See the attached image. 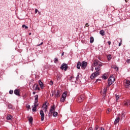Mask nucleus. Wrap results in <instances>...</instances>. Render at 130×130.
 <instances>
[{"mask_svg":"<svg viewBox=\"0 0 130 130\" xmlns=\"http://www.w3.org/2000/svg\"><path fill=\"white\" fill-rule=\"evenodd\" d=\"M114 81H115V78L114 77L111 76L109 77L108 79V86H111L113 83H114Z\"/></svg>","mask_w":130,"mask_h":130,"instance_id":"nucleus-1","label":"nucleus"},{"mask_svg":"<svg viewBox=\"0 0 130 130\" xmlns=\"http://www.w3.org/2000/svg\"><path fill=\"white\" fill-rule=\"evenodd\" d=\"M67 95H68V92L65 91L62 94V97L60 99L61 102H64L66 99L67 98Z\"/></svg>","mask_w":130,"mask_h":130,"instance_id":"nucleus-2","label":"nucleus"},{"mask_svg":"<svg viewBox=\"0 0 130 130\" xmlns=\"http://www.w3.org/2000/svg\"><path fill=\"white\" fill-rule=\"evenodd\" d=\"M93 66L94 67H97L98 66H100V67H102V62H100L98 60H94L93 61Z\"/></svg>","mask_w":130,"mask_h":130,"instance_id":"nucleus-3","label":"nucleus"},{"mask_svg":"<svg viewBox=\"0 0 130 130\" xmlns=\"http://www.w3.org/2000/svg\"><path fill=\"white\" fill-rule=\"evenodd\" d=\"M99 74H100L99 71H96L95 72L91 74V75L90 76V78L92 80H93L94 78H96V77L99 76Z\"/></svg>","mask_w":130,"mask_h":130,"instance_id":"nucleus-4","label":"nucleus"},{"mask_svg":"<svg viewBox=\"0 0 130 130\" xmlns=\"http://www.w3.org/2000/svg\"><path fill=\"white\" fill-rule=\"evenodd\" d=\"M84 99L85 96H84V95H80L77 99V102H82V101H83Z\"/></svg>","mask_w":130,"mask_h":130,"instance_id":"nucleus-5","label":"nucleus"},{"mask_svg":"<svg viewBox=\"0 0 130 130\" xmlns=\"http://www.w3.org/2000/svg\"><path fill=\"white\" fill-rule=\"evenodd\" d=\"M55 111V106L53 105L50 110V112L49 113V115H51L52 113Z\"/></svg>","mask_w":130,"mask_h":130,"instance_id":"nucleus-6","label":"nucleus"},{"mask_svg":"<svg viewBox=\"0 0 130 130\" xmlns=\"http://www.w3.org/2000/svg\"><path fill=\"white\" fill-rule=\"evenodd\" d=\"M61 70H64V71H67L68 70V64L64 63H62L60 67Z\"/></svg>","mask_w":130,"mask_h":130,"instance_id":"nucleus-7","label":"nucleus"},{"mask_svg":"<svg viewBox=\"0 0 130 130\" xmlns=\"http://www.w3.org/2000/svg\"><path fill=\"white\" fill-rule=\"evenodd\" d=\"M124 86L125 88H129L130 87V81L128 80H126L124 81Z\"/></svg>","mask_w":130,"mask_h":130,"instance_id":"nucleus-8","label":"nucleus"},{"mask_svg":"<svg viewBox=\"0 0 130 130\" xmlns=\"http://www.w3.org/2000/svg\"><path fill=\"white\" fill-rule=\"evenodd\" d=\"M47 102H46L45 103H44L42 106L43 107V110H44V111H45V112H46V111H47Z\"/></svg>","mask_w":130,"mask_h":130,"instance_id":"nucleus-9","label":"nucleus"},{"mask_svg":"<svg viewBox=\"0 0 130 130\" xmlns=\"http://www.w3.org/2000/svg\"><path fill=\"white\" fill-rule=\"evenodd\" d=\"M40 114L41 115V121H43V120H44V112L42 110H41L40 111Z\"/></svg>","mask_w":130,"mask_h":130,"instance_id":"nucleus-10","label":"nucleus"},{"mask_svg":"<svg viewBox=\"0 0 130 130\" xmlns=\"http://www.w3.org/2000/svg\"><path fill=\"white\" fill-rule=\"evenodd\" d=\"M86 67H87V62L84 61H82L81 62V68L85 70V69H86Z\"/></svg>","mask_w":130,"mask_h":130,"instance_id":"nucleus-11","label":"nucleus"},{"mask_svg":"<svg viewBox=\"0 0 130 130\" xmlns=\"http://www.w3.org/2000/svg\"><path fill=\"white\" fill-rule=\"evenodd\" d=\"M124 105L125 106H129L130 105V100H126L124 102Z\"/></svg>","mask_w":130,"mask_h":130,"instance_id":"nucleus-12","label":"nucleus"},{"mask_svg":"<svg viewBox=\"0 0 130 130\" xmlns=\"http://www.w3.org/2000/svg\"><path fill=\"white\" fill-rule=\"evenodd\" d=\"M32 111L34 112H36V109H37V105H36V103H35L34 105L32 106Z\"/></svg>","mask_w":130,"mask_h":130,"instance_id":"nucleus-13","label":"nucleus"},{"mask_svg":"<svg viewBox=\"0 0 130 130\" xmlns=\"http://www.w3.org/2000/svg\"><path fill=\"white\" fill-rule=\"evenodd\" d=\"M81 66L82 67V64L81 63V61H78L77 64V68L78 70H80V69H81Z\"/></svg>","mask_w":130,"mask_h":130,"instance_id":"nucleus-14","label":"nucleus"},{"mask_svg":"<svg viewBox=\"0 0 130 130\" xmlns=\"http://www.w3.org/2000/svg\"><path fill=\"white\" fill-rule=\"evenodd\" d=\"M119 120H120V118L119 117L116 118L115 121H114V124H117L119 122Z\"/></svg>","mask_w":130,"mask_h":130,"instance_id":"nucleus-15","label":"nucleus"},{"mask_svg":"<svg viewBox=\"0 0 130 130\" xmlns=\"http://www.w3.org/2000/svg\"><path fill=\"white\" fill-rule=\"evenodd\" d=\"M60 91H59V90H57V92L55 94V97H56L57 98H58V97H59L60 96Z\"/></svg>","mask_w":130,"mask_h":130,"instance_id":"nucleus-16","label":"nucleus"},{"mask_svg":"<svg viewBox=\"0 0 130 130\" xmlns=\"http://www.w3.org/2000/svg\"><path fill=\"white\" fill-rule=\"evenodd\" d=\"M39 84L40 86V87L41 89H43V86H44V84H43V83L42 82H41V80H39Z\"/></svg>","mask_w":130,"mask_h":130,"instance_id":"nucleus-17","label":"nucleus"},{"mask_svg":"<svg viewBox=\"0 0 130 130\" xmlns=\"http://www.w3.org/2000/svg\"><path fill=\"white\" fill-rule=\"evenodd\" d=\"M14 94L15 95H17V96H20V93L19 92V90L18 89H15L14 91Z\"/></svg>","mask_w":130,"mask_h":130,"instance_id":"nucleus-18","label":"nucleus"},{"mask_svg":"<svg viewBox=\"0 0 130 130\" xmlns=\"http://www.w3.org/2000/svg\"><path fill=\"white\" fill-rule=\"evenodd\" d=\"M38 103V95H36L35 96V103Z\"/></svg>","mask_w":130,"mask_h":130,"instance_id":"nucleus-19","label":"nucleus"},{"mask_svg":"<svg viewBox=\"0 0 130 130\" xmlns=\"http://www.w3.org/2000/svg\"><path fill=\"white\" fill-rule=\"evenodd\" d=\"M12 117H13V116H12V115L9 114V115H7L6 118H7V119L8 120H11V119H12Z\"/></svg>","mask_w":130,"mask_h":130,"instance_id":"nucleus-20","label":"nucleus"},{"mask_svg":"<svg viewBox=\"0 0 130 130\" xmlns=\"http://www.w3.org/2000/svg\"><path fill=\"white\" fill-rule=\"evenodd\" d=\"M28 121L29 123H31V124H32V123L33 122V118L32 117H29Z\"/></svg>","mask_w":130,"mask_h":130,"instance_id":"nucleus-21","label":"nucleus"},{"mask_svg":"<svg viewBox=\"0 0 130 130\" xmlns=\"http://www.w3.org/2000/svg\"><path fill=\"white\" fill-rule=\"evenodd\" d=\"M100 34H101L102 36H104V35H105V31L103 30H102L100 31Z\"/></svg>","mask_w":130,"mask_h":130,"instance_id":"nucleus-22","label":"nucleus"},{"mask_svg":"<svg viewBox=\"0 0 130 130\" xmlns=\"http://www.w3.org/2000/svg\"><path fill=\"white\" fill-rule=\"evenodd\" d=\"M101 67L102 66H100L99 65L97 67H95V71H100V70H101Z\"/></svg>","mask_w":130,"mask_h":130,"instance_id":"nucleus-23","label":"nucleus"},{"mask_svg":"<svg viewBox=\"0 0 130 130\" xmlns=\"http://www.w3.org/2000/svg\"><path fill=\"white\" fill-rule=\"evenodd\" d=\"M106 92H107V87L104 89L103 96H104V97H105V95H106Z\"/></svg>","mask_w":130,"mask_h":130,"instance_id":"nucleus-24","label":"nucleus"},{"mask_svg":"<svg viewBox=\"0 0 130 130\" xmlns=\"http://www.w3.org/2000/svg\"><path fill=\"white\" fill-rule=\"evenodd\" d=\"M38 87V85L37 84H35L34 85L32 88L34 89V90H35V91H36V90H37V87Z\"/></svg>","mask_w":130,"mask_h":130,"instance_id":"nucleus-25","label":"nucleus"},{"mask_svg":"<svg viewBox=\"0 0 130 130\" xmlns=\"http://www.w3.org/2000/svg\"><path fill=\"white\" fill-rule=\"evenodd\" d=\"M53 116H54V117H56V116H57V112H53Z\"/></svg>","mask_w":130,"mask_h":130,"instance_id":"nucleus-26","label":"nucleus"},{"mask_svg":"<svg viewBox=\"0 0 130 130\" xmlns=\"http://www.w3.org/2000/svg\"><path fill=\"white\" fill-rule=\"evenodd\" d=\"M94 42V38L93 37H91L90 38V43H93Z\"/></svg>","mask_w":130,"mask_h":130,"instance_id":"nucleus-27","label":"nucleus"},{"mask_svg":"<svg viewBox=\"0 0 130 130\" xmlns=\"http://www.w3.org/2000/svg\"><path fill=\"white\" fill-rule=\"evenodd\" d=\"M60 79H61V75H57V81H59V80H60Z\"/></svg>","mask_w":130,"mask_h":130,"instance_id":"nucleus-28","label":"nucleus"},{"mask_svg":"<svg viewBox=\"0 0 130 130\" xmlns=\"http://www.w3.org/2000/svg\"><path fill=\"white\" fill-rule=\"evenodd\" d=\"M8 108L9 109H12L13 108V106L12 105V104H8Z\"/></svg>","mask_w":130,"mask_h":130,"instance_id":"nucleus-29","label":"nucleus"},{"mask_svg":"<svg viewBox=\"0 0 130 130\" xmlns=\"http://www.w3.org/2000/svg\"><path fill=\"white\" fill-rule=\"evenodd\" d=\"M115 96H116V101H117V100L119 99V95L115 94Z\"/></svg>","mask_w":130,"mask_h":130,"instance_id":"nucleus-30","label":"nucleus"},{"mask_svg":"<svg viewBox=\"0 0 130 130\" xmlns=\"http://www.w3.org/2000/svg\"><path fill=\"white\" fill-rule=\"evenodd\" d=\"M22 28H25V29H28V26H27L25 24L22 25Z\"/></svg>","mask_w":130,"mask_h":130,"instance_id":"nucleus-31","label":"nucleus"},{"mask_svg":"<svg viewBox=\"0 0 130 130\" xmlns=\"http://www.w3.org/2000/svg\"><path fill=\"white\" fill-rule=\"evenodd\" d=\"M57 61H58V59L57 58H54V62L55 63H56L57 62Z\"/></svg>","mask_w":130,"mask_h":130,"instance_id":"nucleus-32","label":"nucleus"},{"mask_svg":"<svg viewBox=\"0 0 130 130\" xmlns=\"http://www.w3.org/2000/svg\"><path fill=\"white\" fill-rule=\"evenodd\" d=\"M98 128H99V126L98 125H95V126L94 127V130H97L98 129Z\"/></svg>","mask_w":130,"mask_h":130,"instance_id":"nucleus-33","label":"nucleus"},{"mask_svg":"<svg viewBox=\"0 0 130 130\" xmlns=\"http://www.w3.org/2000/svg\"><path fill=\"white\" fill-rule=\"evenodd\" d=\"M125 116V114H124V113H122L121 115L122 118H124Z\"/></svg>","mask_w":130,"mask_h":130,"instance_id":"nucleus-34","label":"nucleus"},{"mask_svg":"<svg viewBox=\"0 0 130 130\" xmlns=\"http://www.w3.org/2000/svg\"><path fill=\"white\" fill-rule=\"evenodd\" d=\"M111 55H110L107 56V58H108V60H110V59H111Z\"/></svg>","mask_w":130,"mask_h":130,"instance_id":"nucleus-35","label":"nucleus"},{"mask_svg":"<svg viewBox=\"0 0 130 130\" xmlns=\"http://www.w3.org/2000/svg\"><path fill=\"white\" fill-rule=\"evenodd\" d=\"M49 85H50V86H52V85H53V81H50L49 83Z\"/></svg>","mask_w":130,"mask_h":130,"instance_id":"nucleus-36","label":"nucleus"},{"mask_svg":"<svg viewBox=\"0 0 130 130\" xmlns=\"http://www.w3.org/2000/svg\"><path fill=\"white\" fill-rule=\"evenodd\" d=\"M26 108H28V109H30V108H31L29 105H26Z\"/></svg>","mask_w":130,"mask_h":130,"instance_id":"nucleus-37","label":"nucleus"},{"mask_svg":"<svg viewBox=\"0 0 130 130\" xmlns=\"http://www.w3.org/2000/svg\"><path fill=\"white\" fill-rule=\"evenodd\" d=\"M120 39V42L119 43V46H120L121 45V42L122 41V40H121V39Z\"/></svg>","mask_w":130,"mask_h":130,"instance_id":"nucleus-38","label":"nucleus"},{"mask_svg":"<svg viewBox=\"0 0 130 130\" xmlns=\"http://www.w3.org/2000/svg\"><path fill=\"white\" fill-rule=\"evenodd\" d=\"M103 78L104 79V80H106L107 79V77L105 76V75L103 76Z\"/></svg>","mask_w":130,"mask_h":130,"instance_id":"nucleus-39","label":"nucleus"},{"mask_svg":"<svg viewBox=\"0 0 130 130\" xmlns=\"http://www.w3.org/2000/svg\"><path fill=\"white\" fill-rule=\"evenodd\" d=\"M13 93H14V91H13V90L9 91V94H13Z\"/></svg>","mask_w":130,"mask_h":130,"instance_id":"nucleus-40","label":"nucleus"},{"mask_svg":"<svg viewBox=\"0 0 130 130\" xmlns=\"http://www.w3.org/2000/svg\"><path fill=\"white\" fill-rule=\"evenodd\" d=\"M110 111H111V109H108V111L107 112V113L108 114V113H109V112H110Z\"/></svg>","mask_w":130,"mask_h":130,"instance_id":"nucleus-41","label":"nucleus"},{"mask_svg":"<svg viewBox=\"0 0 130 130\" xmlns=\"http://www.w3.org/2000/svg\"><path fill=\"white\" fill-rule=\"evenodd\" d=\"M126 62H127L128 63H130V59H128L126 60Z\"/></svg>","mask_w":130,"mask_h":130,"instance_id":"nucleus-42","label":"nucleus"},{"mask_svg":"<svg viewBox=\"0 0 130 130\" xmlns=\"http://www.w3.org/2000/svg\"><path fill=\"white\" fill-rule=\"evenodd\" d=\"M38 12V10L37 9H35V13H36V14H37Z\"/></svg>","mask_w":130,"mask_h":130,"instance_id":"nucleus-43","label":"nucleus"},{"mask_svg":"<svg viewBox=\"0 0 130 130\" xmlns=\"http://www.w3.org/2000/svg\"><path fill=\"white\" fill-rule=\"evenodd\" d=\"M43 44V42L41 43V44L38 45V46H40V45H42Z\"/></svg>","mask_w":130,"mask_h":130,"instance_id":"nucleus-44","label":"nucleus"},{"mask_svg":"<svg viewBox=\"0 0 130 130\" xmlns=\"http://www.w3.org/2000/svg\"><path fill=\"white\" fill-rule=\"evenodd\" d=\"M108 44H109V45H110V44H111V42L108 41Z\"/></svg>","mask_w":130,"mask_h":130,"instance_id":"nucleus-45","label":"nucleus"},{"mask_svg":"<svg viewBox=\"0 0 130 130\" xmlns=\"http://www.w3.org/2000/svg\"><path fill=\"white\" fill-rule=\"evenodd\" d=\"M114 69H115V70H118V69L117 68V67H116V66H115L114 68Z\"/></svg>","mask_w":130,"mask_h":130,"instance_id":"nucleus-46","label":"nucleus"},{"mask_svg":"<svg viewBox=\"0 0 130 130\" xmlns=\"http://www.w3.org/2000/svg\"><path fill=\"white\" fill-rule=\"evenodd\" d=\"M100 129H101V130H105V129H104V128H103L102 127H100Z\"/></svg>","mask_w":130,"mask_h":130,"instance_id":"nucleus-47","label":"nucleus"},{"mask_svg":"<svg viewBox=\"0 0 130 130\" xmlns=\"http://www.w3.org/2000/svg\"><path fill=\"white\" fill-rule=\"evenodd\" d=\"M88 130H93V128L92 127H90L89 128Z\"/></svg>","mask_w":130,"mask_h":130,"instance_id":"nucleus-48","label":"nucleus"},{"mask_svg":"<svg viewBox=\"0 0 130 130\" xmlns=\"http://www.w3.org/2000/svg\"><path fill=\"white\" fill-rule=\"evenodd\" d=\"M85 26L86 27H89V24L88 23H86Z\"/></svg>","mask_w":130,"mask_h":130,"instance_id":"nucleus-49","label":"nucleus"},{"mask_svg":"<svg viewBox=\"0 0 130 130\" xmlns=\"http://www.w3.org/2000/svg\"><path fill=\"white\" fill-rule=\"evenodd\" d=\"M37 90H38V91H40V88L38 87H38H37Z\"/></svg>","mask_w":130,"mask_h":130,"instance_id":"nucleus-50","label":"nucleus"},{"mask_svg":"<svg viewBox=\"0 0 130 130\" xmlns=\"http://www.w3.org/2000/svg\"><path fill=\"white\" fill-rule=\"evenodd\" d=\"M32 94H33V95H35V94H36V92H35L34 91V92H32Z\"/></svg>","mask_w":130,"mask_h":130,"instance_id":"nucleus-51","label":"nucleus"},{"mask_svg":"<svg viewBox=\"0 0 130 130\" xmlns=\"http://www.w3.org/2000/svg\"><path fill=\"white\" fill-rule=\"evenodd\" d=\"M98 81H100L99 79H97L95 82H98Z\"/></svg>","mask_w":130,"mask_h":130,"instance_id":"nucleus-52","label":"nucleus"},{"mask_svg":"<svg viewBox=\"0 0 130 130\" xmlns=\"http://www.w3.org/2000/svg\"><path fill=\"white\" fill-rule=\"evenodd\" d=\"M125 3H127L128 2V0H125Z\"/></svg>","mask_w":130,"mask_h":130,"instance_id":"nucleus-53","label":"nucleus"},{"mask_svg":"<svg viewBox=\"0 0 130 130\" xmlns=\"http://www.w3.org/2000/svg\"><path fill=\"white\" fill-rule=\"evenodd\" d=\"M85 111H87L89 110V109H85Z\"/></svg>","mask_w":130,"mask_h":130,"instance_id":"nucleus-54","label":"nucleus"},{"mask_svg":"<svg viewBox=\"0 0 130 130\" xmlns=\"http://www.w3.org/2000/svg\"><path fill=\"white\" fill-rule=\"evenodd\" d=\"M93 70H94V68H92L91 71H93Z\"/></svg>","mask_w":130,"mask_h":130,"instance_id":"nucleus-55","label":"nucleus"},{"mask_svg":"<svg viewBox=\"0 0 130 130\" xmlns=\"http://www.w3.org/2000/svg\"><path fill=\"white\" fill-rule=\"evenodd\" d=\"M64 53H63V52L62 53V54H61V56H62V55H63Z\"/></svg>","mask_w":130,"mask_h":130,"instance_id":"nucleus-56","label":"nucleus"},{"mask_svg":"<svg viewBox=\"0 0 130 130\" xmlns=\"http://www.w3.org/2000/svg\"><path fill=\"white\" fill-rule=\"evenodd\" d=\"M53 93H52V97H53Z\"/></svg>","mask_w":130,"mask_h":130,"instance_id":"nucleus-57","label":"nucleus"},{"mask_svg":"<svg viewBox=\"0 0 130 130\" xmlns=\"http://www.w3.org/2000/svg\"><path fill=\"white\" fill-rule=\"evenodd\" d=\"M86 108H88V106H86Z\"/></svg>","mask_w":130,"mask_h":130,"instance_id":"nucleus-58","label":"nucleus"},{"mask_svg":"<svg viewBox=\"0 0 130 130\" xmlns=\"http://www.w3.org/2000/svg\"><path fill=\"white\" fill-rule=\"evenodd\" d=\"M31 35V33H29V35Z\"/></svg>","mask_w":130,"mask_h":130,"instance_id":"nucleus-59","label":"nucleus"},{"mask_svg":"<svg viewBox=\"0 0 130 130\" xmlns=\"http://www.w3.org/2000/svg\"><path fill=\"white\" fill-rule=\"evenodd\" d=\"M71 78H73V76H71Z\"/></svg>","mask_w":130,"mask_h":130,"instance_id":"nucleus-60","label":"nucleus"}]
</instances>
